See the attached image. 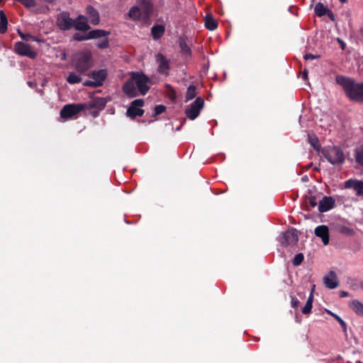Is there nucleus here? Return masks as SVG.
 I'll return each instance as SVG.
<instances>
[{
    "label": "nucleus",
    "instance_id": "nucleus-1",
    "mask_svg": "<svg viewBox=\"0 0 363 363\" xmlns=\"http://www.w3.org/2000/svg\"><path fill=\"white\" fill-rule=\"evenodd\" d=\"M335 79L336 82L342 86L350 100L363 102V82L357 83L354 79L342 75H337Z\"/></svg>",
    "mask_w": 363,
    "mask_h": 363
},
{
    "label": "nucleus",
    "instance_id": "nucleus-2",
    "mask_svg": "<svg viewBox=\"0 0 363 363\" xmlns=\"http://www.w3.org/2000/svg\"><path fill=\"white\" fill-rule=\"evenodd\" d=\"M322 154L333 165L342 164L345 162L342 150L337 146H328L322 150Z\"/></svg>",
    "mask_w": 363,
    "mask_h": 363
},
{
    "label": "nucleus",
    "instance_id": "nucleus-3",
    "mask_svg": "<svg viewBox=\"0 0 363 363\" xmlns=\"http://www.w3.org/2000/svg\"><path fill=\"white\" fill-rule=\"evenodd\" d=\"M92 66V55L89 51H84L75 56V69L84 73Z\"/></svg>",
    "mask_w": 363,
    "mask_h": 363
},
{
    "label": "nucleus",
    "instance_id": "nucleus-4",
    "mask_svg": "<svg viewBox=\"0 0 363 363\" xmlns=\"http://www.w3.org/2000/svg\"><path fill=\"white\" fill-rule=\"evenodd\" d=\"M91 79L84 82L86 86L98 87L103 84V82L107 77L106 69H102L98 71H93L89 75Z\"/></svg>",
    "mask_w": 363,
    "mask_h": 363
},
{
    "label": "nucleus",
    "instance_id": "nucleus-5",
    "mask_svg": "<svg viewBox=\"0 0 363 363\" xmlns=\"http://www.w3.org/2000/svg\"><path fill=\"white\" fill-rule=\"evenodd\" d=\"M131 75L136 84L138 94L145 95L150 89L148 86L150 79L143 72H133Z\"/></svg>",
    "mask_w": 363,
    "mask_h": 363
},
{
    "label": "nucleus",
    "instance_id": "nucleus-6",
    "mask_svg": "<svg viewBox=\"0 0 363 363\" xmlns=\"http://www.w3.org/2000/svg\"><path fill=\"white\" fill-rule=\"evenodd\" d=\"M85 108L83 104H69L63 106L60 111V116L65 119L73 118Z\"/></svg>",
    "mask_w": 363,
    "mask_h": 363
},
{
    "label": "nucleus",
    "instance_id": "nucleus-7",
    "mask_svg": "<svg viewBox=\"0 0 363 363\" xmlns=\"http://www.w3.org/2000/svg\"><path fill=\"white\" fill-rule=\"evenodd\" d=\"M298 240V231L291 228L282 233L278 238V241L284 247L295 245Z\"/></svg>",
    "mask_w": 363,
    "mask_h": 363
},
{
    "label": "nucleus",
    "instance_id": "nucleus-8",
    "mask_svg": "<svg viewBox=\"0 0 363 363\" xmlns=\"http://www.w3.org/2000/svg\"><path fill=\"white\" fill-rule=\"evenodd\" d=\"M204 105V101L201 97H197L196 99L187 108L185 111L186 116L191 119H196L201 110L203 108Z\"/></svg>",
    "mask_w": 363,
    "mask_h": 363
},
{
    "label": "nucleus",
    "instance_id": "nucleus-9",
    "mask_svg": "<svg viewBox=\"0 0 363 363\" xmlns=\"http://www.w3.org/2000/svg\"><path fill=\"white\" fill-rule=\"evenodd\" d=\"M74 19L70 18L68 12H62L57 17V25L62 30H69L74 27Z\"/></svg>",
    "mask_w": 363,
    "mask_h": 363
},
{
    "label": "nucleus",
    "instance_id": "nucleus-10",
    "mask_svg": "<svg viewBox=\"0 0 363 363\" xmlns=\"http://www.w3.org/2000/svg\"><path fill=\"white\" fill-rule=\"evenodd\" d=\"M144 104L145 101L142 99L133 101L126 111V115L130 118H135L136 116H142L144 113V111L140 108L144 106Z\"/></svg>",
    "mask_w": 363,
    "mask_h": 363
},
{
    "label": "nucleus",
    "instance_id": "nucleus-11",
    "mask_svg": "<svg viewBox=\"0 0 363 363\" xmlns=\"http://www.w3.org/2000/svg\"><path fill=\"white\" fill-rule=\"evenodd\" d=\"M108 34V33L104 30L96 29L91 30L86 34H82L79 33H74L73 35V38L77 41H83L90 39H96L98 38H102L107 35Z\"/></svg>",
    "mask_w": 363,
    "mask_h": 363
},
{
    "label": "nucleus",
    "instance_id": "nucleus-12",
    "mask_svg": "<svg viewBox=\"0 0 363 363\" xmlns=\"http://www.w3.org/2000/svg\"><path fill=\"white\" fill-rule=\"evenodd\" d=\"M15 52L22 56H27L31 59L36 57V52L30 49V47L22 42H17L14 45Z\"/></svg>",
    "mask_w": 363,
    "mask_h": 363
},
{
    "label": "nucleus",
    "instance_id": "nucleus-13",
    "mask_svg": "<svg viewBox=\"0 0 363 363\" xmlns=\"http://www.w3.org/2000/svg\"><path fill=\"white\" fill-rule=\"evenodd\" d=\"M345 188L353 189L357 196H363V181L350 179L345 182Z\"/></svg>",
    "mask_w": 363,
    "mask_h": 363
},
{
    "label": "nucleus",
    "instance_id": "nucleus-14",
    "mask_svg": "<svg viewBox=\"0 0 363 363\" xmlns=\"http://www.w3.org/2000/svg\"><path fill=\"white\" fill-rule=\"evenodd\" d=\"M123 91L125 95L129 97L133 98L138 96V88L136 84L133 79L131 76L130 79H128L123 86Z\"/></svg>",
    "mask_w": 363,
    "mask_h": 363
},
{
    "label": "nucleus",
    "instance_id": "nucleus-15",
    "mask_svg": "<svg viewBox=\"0 0 363 363\" xmlns=\"http://www.w3.org/2000/svg\"><path fill=\"white\" fill-rule=\"evenodd\" d=\"M323 283L328 289H333L337 288L339 285V281L336 273L333 271H330L328 274L324 277Z\"/></svg>",
    "mask_w": 363,
    "mask_h": 363
},
{
    "label": "nucleus",
    "instance_id": "nucleus-16",
    "mask_svg": "<svg viewBox=\"0 0 363 363\" xmlns=\"http://www.w3.org/2000/svg\"><path fill=\"white\" fill-rule=\"evenodd\" d=\"M156 62L158 64V72L162 74H167L169 69V61L166 59L164 55L158 53L156 55Z\"/></svg>",
    "mask_w": 363,
    "mask_h": 363
},
{
    "label": "nucleus",
    "instance_id": "nucleus-17",
    "mask_svg": "<svg viewBox=\"0 0 363 363\" xmlns=\"http://www.w3.org/2000/svg\"><path fill=\"white\" fill-rule=\"evenodd\" d=\"M335 202V200L331 196H323L319 202L318 211L320 213L330 211L334 207Z\"/></svg>",
    "mask_w": 363,
    "mask_h": 363
},
{
    "label": "nucleus",
    "instance_id": "nucleus-18",
    "mask_svg": "<svg viewBox=\"0 0 363 363\" xmlns=\"http://www.w3.org/2000/svg\"><path fill=\"white\" fill-rule=\"evenodd\" d=\"M315 235L322 239L325 245L329 243V230L326 225H322L315 228Z\"/></svg>",
    "mask_w": 363,
    "mask_h": 363
},
{
    "label": "nucleus",
    "instance_id": "nucleus-19",
    "mask_svg": "<svg viewBox=\"0 0 363 363\" xmlns=\"http://www.w3.org/2000/svg\"><path fill=\"white\" fill-rule=\"evenodd\" d=\"M74 27L76 30L79 31H86L90 28L88 24V20L82 15H79L76 19L74 20Z\"/></svg>",
    "mask_w": 363,
    "mask_h": 363
},
{
    "label": "nucleus",
    "instance_id": "nucleus-20",
    "mask_svg": "<svg viewBox=\"0 0 363 363\" xmlns=\"http://www.w3.org/2000/svg\"><path fill=\"white\" fill-rule=\"evenodd\" d=\"M165 33V26L162 24H155L151 28V36L155 40L160 39Z\"/></svg>",
    "mask_w": 363,
    "mask_h": 363
},
{
    "label": "nucleus",
    "instance_id": "nucleus-21",
    "mask_svg": "<svg viewBox=\"0 0 363 363\" xmlns=\"http://www.w3.org/2000/svg\"><path fill=\"white\" fill-rule=\"evenodd\" d=\"M86 10L90 23L95 26L98 25L99 23V12L91 6H88Z\"/></svg>",
    "mask_w": 363,
    "mask_h": 363
},
{
    "label": "nucleus",
    "instance_id": "nucleus-22",
    "mask_svg": "<svg viewBox=\"0 0 363 363\" xmlns=\"http://www.w3.org/2000/svg\"><path fill=\"white\" fill-rule=\"evenodd\" d=\"M315 285H313V289L310 293V295L308 298V300L302 308L301 311L303 314H308L311 313L312 309L313 301V291H314Z\"/></svg>",
    "mask_w": 363,
    "mask_h": 363
},
{
    "label": "nucleus",
    "instance_id": "nucleus-23",
    "mask_svg": "<svg viewBox=\"0 0 363 363\" xmlns=\"http://www.w3.org/2000/svg\"><path fill=\"white\" fill-rule=\"evenodd\" d=\"M206 28L209 30H214L218 27V23L211 15H206L205 18Z\"/></svg>",
    "mask_w": 363,
    "mask_h": 363
},
{
    "label": "nucleus",
    "instance_id": "nucleus-24",
    "mask_svg": "<svg viewBox=\"0 0 363 363\" xmlns=\"http://www.w3.org/2000/svg\"><path fill=\"white\" fill-rule=\"evenodd\" d=\"M128 16L133 21H139L141 19V11L137 6L131 7L128 11Z\"/></svg>",
    "mask_w": 363,
    "mask_h": 363
},
{
    "label": "nucleus",
    "instance_id": "nucleus-25",
    "mask_svg": "<svg viewBox=\"0 0 363 363\" xmlns=\"http://www.w3.org/2000/svg\"><path fill=\"white\" fill-rule=\"evenodd\" d=\"M351 308L360 316H363V303L357 300H354L350 303Z\"/></svg>",
    "mask_w": 363,
    "mask_h": 363
},
{
    "label": "nucleus",
    "instance_id": "nucleus-26",
    "mask_svg": "<svg viewBox=\"0 0 363 363\" xmlns=\"http://www.w3.org/2000/svg\"><path fill=\"white\" fill-rule=\"evenodd\" d=\"M308 141L310 145L314 148V150L319 151L320 149V144L318 138L314 134L308 135Z\"/></svg>",
    "mask_w": 363,
    "mask_h": 363
},
{
    "label": "nucleus",
    "instance_id": "nucleus-27",
    "mask_svg": "<svg viewBox=\"0 0 363 363\" xmlns=\"http://www.w3.org/2000/svg\"><path fill=\"white\" fill-rule=\"evenodd\" d=\"M328 9V7L324 6L323 3L318 2L315 6L314 11L315 15H317L319 17H321L326 14Z\"/></svg>",
    "mask_w": 363,
    "mask_h": 363
},
{
    "label": "nucleus",
    "instance_id": "nucleus-28",
    "mask_svg": "<svg viewBox=\"0 0 363 363\" xmlns=\"http://www.w3.org/2000/svg\"><path fill=\"white\" fill-rule=\"evenodd\" d=\"M179 46L181 49V52L183 55L186 56L191 55V49L187 45L186 40L184 38H180L179 40Z\"/></svg>",
    "mask_w": 363,
    "mask_h": 363
},
{
    "label": "nucleus",
    "instance_id": "nucleus-29",
    "mask_svg": "<svg viewBox=\"0 0 363 363\" xmlns=\"http://www.w3.org/2000/svg\"><path fill=\"white\" fill-rule=\"evenodd\" d=\"M8 21L4 12L0 11V33H4L7 30Z\"/></svg>",
    "mask_w": 363,
    "mask_h": 363
},
{
    "label": "nucleus",
    "instance_id": "nucleus-30",
    "mask_svg": "<svg viewBox=\"0 0 363 363\" xmlns=\"http://www.w3.org/2000/svg\"><path fill=\"white\" fill-rule=\"evenodd\" d=\"M82 77L79 74L71 72L67 77V82L70 84H77L82 82Z\"/></svg>",
    "mask_w": 363,
    "mask_h": 363
},
{
    "label": "nucleus",
    "instance_id": "nucleus-31",
    "mask_svg": "<svg viewBox=\"0 0 363 363\" xmlns=\"http://www.w3.org/2000/svg\"><path fill=\"white\" fill-rule=\"evenodd\" d=\"M196 87L195 85H190L186 90V100L185 101L187 102L190 100H192L194 99L196 96Z\"/></svg>",
    "mask_w": 363,
    "mask_h": 363
},
{
    "label": "nucleus",
    "instance_id": "nucleus-32",
    "mask_svg": "<svg viewBox=\"0 0 363 363\" xmlns=\"http://www.w3.org/2000/svg\"><path fill=\"white\" fill-rule=\"evenodd\" d=\"M138 3L146 13H149L152 9V4L150 0H138Z\"/></svg>",
    "mask_w": 363,
    "mask_h": 363
},
{
    "label": "nucleus",
    "instance_id": "nucleus-33",
    "mask_svg": "<svg viewBox=\"0 0 363 363\" xmlns=\"http://www.w3.org/2000/svg\"><path fill=\"white\" fill-rule=\"evenodd\" d=\"M354 157L357 162L363 167V145L356 150Z\"/></svg>",
    "mask_w": 363,
    "mask_h": 363
},
{
    "label": "nucleus",
    "instance_id": "nucleus-34",
    "mask_svg": "<svg viewBox=\"0 0 363 363\" xmlns=\"http://www.w3.org/2000/svg\"><path fill=\"white\" fill-rule=\"evenodd\" d=\"M350 284L353 290L362 289L363 291V281L352 280Z\"/></svg>",
    "mask_w": 363,
    "mask_h": 363
},
{
    "label": "nucleus",
    "instance_id": "nucleus-35",
    "mask_svg": "<svg viewBox=\"0 0 363 363\" xmlns=\"http://www.w3.org/2000/svg\"><path fill=\"white\" fill-rule=\"evenodd\" d=\"M107 100L105 98H98L94 100V106L99 108H104L107 103Z\"/></svg>",
    "mask_w": 363,
    "mask_h": 363
},
{
    "label": "nucleus",
    "instance_id": "nucleus-36",
    "mask_svg": "<svg viewBox=\"0 0 363 363\" xmlns=\"http://www.w3.org/2000/svg\"><path fill=\"white\" fill-rule=\"evenodd\" d=\"M333 317H334L337 322L340 324L341 327L342 328L344 331H346L347 330V325L346 323L337 314L332 313L331 311H328Z\"/></svg>",
    "mask_w": 363,
    "mask_h": 363
},
{
    "label": "nucleus",
    "instance_id": "nucleus-37",
    "mask_svg": "<svg viewBox=\"0 0 363 363\" xmlns=\"http://www.w3.org/2000/svg\"><path fill=\"white\" fill-rule=\"evenodd\" d=\"M106 37V35L101 38V39L97 42L96 45L98 48H101V49L108 48V40Z\"/></svg>",
    "mask_w": 363,
    "mask_h": 363
},
{
    "label": "nucleus",
    "instance_id": "nucleus-38",
    "mask_svg": "<svg viewBox=\"0 0 363 363\" xmlns=\"http://www.w3.org/2000/svg\"><path fill=\"white\" fill-rule=\"evenodd\" d=\"M303 258H304V257H303V255L302 253H298V254H297V255L294 257V259H293V261H292L293 264H294V266H298V265H300V264H301V262H303Z\"/></svg>",
    "mask_w": 363,
    "mask_h": 363
},
{
    "label": "nucleus",
    "instance_id": "nucleus-39",
    "mask_svg": "<svg viewBox=\"0 0 363 363\" xmlns=\"http://www.w3.org/2000/svg\"><path fill=\"white\" fill-rule=\"evenodd\" d=\"M166 109V107L163 105H157L155 108L154 116L161 114Z\"/></svg>",
    "mask_w": 363,
    "mask_h": 363
},
{
    "label": "nucleus",
    "instance_id": "nucleus-40",
    "mask_svg": "<svg viewBox=\"0 0 363 363\" xmlns=\"http://www.w3.org/2000/svg\"><path fill=\"white\" fill-rule=\"evenodd\" d=\"M18 33L19 36L24 40H29L30 39H33L34 40H36L32 35L30 34H25L22 33L20 30H18Z\"/></svg>",
    "mask_w": 363,
    "mask_h": 363
},
{
    "label": "nucleus",
    "instance_id": "nucleus-41",
    "mask_svg": "<svg viewBox=\"0 0 363 363\" xmlns=\"http://www.w3.org/2000/svg\"><path fill=\"white\" fill-rule=\"evenodd\" d=\"M340 232L341 233L346 234V235H352L354 233L352 229H351L348 227H346V226H342L340 228Z\"/></svg>",
    "mask_w": 363,
    "mask_h": 363
},
{
    "label": "nucleus",
    "instance_id": "nucleus-42",
    "mask_svg": "<svg viewBox=\"0 0 363 363\" xmlns=\"http://www.w3.org/2000/svg\"><path fill=\"white\" fill-rule=\"evenodd\" d=\"M319 57H320L319 55H313L311 53H308V54H306L303 57L306 60H312L314 59H317Z\"/></svg>",
    "mask_w": 363,
    "mask_h": 363
},
{
    "label": "nucleus",
    "instance_id": "nucleus-43",
    "mask_svg": "<svg viewBox=\"0 0 363 363\" xmlns=\"http://www.w3.org/2000/svg\"><path fill=\"white\" fill-rule=\"evenodd\" d=\"M308 202L310 204V206L313 208L317 206V201L314 196H311L310 198H308Z\"/></svg>",
    "mask_w": 363,
    "mask_h": 363
},
{
    "label": "nucleus",
    "instance_id": "nucleus-44",
    "mask_svg": "<svg viewBox=\"0 0 363 363\" xmlns=\"http://www.w3.org/2000/svg\"><path fill=\"white\" fill-rule=\"evenodd\" d=\"M291 304L293 308H296L299 305V301L296 297H291Z\"/></svg>",
    "mask_w": 363,
    "mask_h": 363
},
{
    "label": "nucleus",
    "instance_id": "nucleus-45",
    "mask_svg": "<svg viewBox=\"0 0 363 363\" xmlns=\"http://www.w3.org/2000/svg\"><path fill=\"white\" fill-rule=\"evenodd\" d=\"M325 15H327L331 21H335V16H334V14H333V12H332L331 11H330L329 9H328V11H327V13H326V14H325Z\"/></svg>",
    "mask_w": 363,
    "mask_h": 363
},
{
    "label": "nucleus",
    "instance_id": "nucleus-46",
    "mask_svg": "<svg viewBox=\"0 0 363 363\" xmlns=\"http://www.w3.org/2000/svg\"><path fill=\"white\" fill-rule=\"evenodd\" d=\"M340 297H347L349 296V293L345 291H341L340 292Z\"/></svg>",
    "mask_w": 363,
    "mask_h": 363
},
{
    "label": "nucleus",
    "instance_id": "nucleus-47",
    "mask_svg": "<svg viewBox=\"0 0 363 363\" xmlns=\"http://www.w3.org/2000/svg\"><path fill=\"white\" fill-rule=\"evenodd\" d=\"M337 40H338V42H339V43H340V45H341V48H342V50H345V46H346V44L344 43V41H342V40H340V38H337Z\"/></svg>",
    "mask_w": 363,
    "mask_h": 363
},
{
    "label": "nucleus",
    "instance_id": "nucleus-48",
    "mask_svg": "<svg viewBox=\"0 0 363 363\" xmlns=\"http://www.w3.org/2000/svg\"><path fill=\"white\" fill-rule=\"evenodd\" d=\"M302 78L303 79H306L308 78V71L306 70H304L303 74H302Z\"/></svg>",
    "mask_w": 363,
    "mask_h": 363
},
{
    "label": "nucleus",
    "instance_id": "nucleus-49",
    "mask_svg": "<svg viewBox=\"0 0 363 363\" xmlns=\"http://www.w3.org/2000/svg\"><path fill=\"white\" fill-rule=\"evenodd\" d=\"M340 3L345 4L347 1V0H339Z\"/></svg>",
    "mask_w": 363,
    "mask_h": 363
},
{
    "label": "nucleus",
    "instance_id": "nucleus-50",
    "mask_svg": "<svg viewBox=\"0 0 363 363\" xmlns=\"http://www.w3.org/2000/svg\"><path fill=\"white\" fill-rule=\"evenodd\" d=\"M62 58L65 59V54H63L62 55Z\"/></svg>",
    "mask_w": 363,
    "mask_h": 363
},
{
    "label": "nucleus",
    "instance_id": "nucleus-51",
    "mask_svg": "<svg viewBox=\"0 0 363 363\" xmlns=\"http://www.w3.org/2000/svg\"><path fill=\"white\" fill-rule=\"evenodd\" d=\"M29 86H31V83L30 82H28Z\"/></svg>",
    "mask_w": 363,
    "mask_h": 363
}]
</instances>
